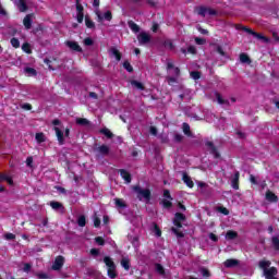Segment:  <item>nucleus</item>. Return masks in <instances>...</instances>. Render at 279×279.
I'll return each mask as SVG.
<instances>
[{
  "label": "nucleus",
  "mask_w": 279,
  "mask_h": 279,
  "mask_svg": "<svg viewBox=\"0 0 279 279\" xmlns=\"http://www.w3.org/2000/svg\"><path fill=\"white\" fill-rule=\"evenodd\" d=\"M163 197L170 202H173V197L171 196V192L169 190H163Z\"/></svg>",
  "instance_id": "6e6d98bb"
},
{
  "label": "nucleus",
  "mask_w": 279,
  "mask_h": 279,
  "mask_svg": "<svg viewBox=\"0 0 279 279\" xmlns=\"http://www.w3.org/2000/svg\"><path fill=\"white\" fill-rule=\"evenodd\" d=\"M182 130L185 136H193V133L191 132V125H189V123L184 122L182 124Z\"/></svg>",
  "instance_id": "cd10ccee"
},
{
  "label": "nucleus",
  "mask_w": 279,
  "mask_h": 279,
  "mask_svg": "<svg viewBox=\"0 0 279 279\" xmlns=\"http://www.w3.org/2000/svg\"><path fill=\"white\" fill-rule=\"evenodd\" d=\"M217 211L221 213V215L228 216L230 215V210H228V208L223 207V206H219L217 207Z\"/></svg>",
  "instance_id": "a18cd8bd"
},
{
  "label": "nucleus",
  "mask_w": 279,
  "mask_h": 279,
  "mask_svg": "<svg viewBox=\"0 0 279 279\" xmlns=\"http://www.w3.org/2000/svg\"><path fill=\"white\" fill-rule=\"evenodd\" d=\"M104 263L107 267V275L109 278L114 279L119 274H117V264H114V260L110 256L104 257Z\"/></svg>",
  "instance_id": "f03ea898"
},
{
  "label": "nucleus",
  "mask_w": 279,
  "mask_h": 279,
  "mask_svg": "<svg viewBox=\"0 0 279 279\" xmlns=\"http://www.w3.org/2000/svg\"><path fill=\"white\" fill-rule=\"evenodd\" d=\"M266 199H267V202H270L271 204H277L278 195H276L274 192L268 190L266 192Z\"/></svg>",
  "instance_id": "4468645a"
},
{
  "label": "nucleus",
  "mask_w": 279,
  "mask_h": 279,
  "mask_svg": "<svg viewBox=\"0 0 279 279\" xmlns=\"http://www.w3.org/2000/svg\"><path fill=\"white\" fill-rule=\"evenodd\" d=\"M109 52L111 53V56H114L117 62H121V58H123V54H121V51H119V49H117L116 47H111Z\"/></svg>",
  "instance_id": "f3484780"
},
{
  "label": "nucleus",
  "mask_w": 279,
  "mask_h": 279,
  "mask_svg": "<svg viewBox=\"0 0 279 279\" xmlns=\"http://www.w3.org/2000/svg\"><path fill=\"white\" fill-rule=\"evenodd\" d=\"M35 140L37 141V143H45V133H36Z\"/></svg>",
  "instance_id": "37998d69"
},
{
  "label": "nucleus",
  "mask_w": 279,
  "mask_h": 279,
  "mask_svg": "<svg viewBox=\"0 0 279 279\" xmlns=\"http://www.w3.org/2000/svg\"><path fill=\"white\" fill-rule=\"evenodd\" d=\"M167 82H168L169 86H173V84H175V82H178V80L173 76H168Z\"/></svg>",
  "instance_id": "680f3d73"
},
{
  "label": "nucleus",
  "mask_w": 279,
  "mask_h": 279,
  "mask_svg": "<svg viewBox=\"0 0 279 279\" xmlns=\"http://www.w3.org/2000/svg\"><path fill=\"white\" fill-rule=\"evenodd\" d=\"M4 239L5 241H14V239H16V235L14 233H5Z\"/></svg>",
  "instance_id": "13d9d810"
},
{
  "label": "nucleus",
  "mask_w": 279,
  "mask_h": 279,
  "mask_svg": "<svg viewBox=\"0 0 279 279\" xmlns=\"http://www.w3.org/2000/svg\"><path fill=\"white\" fill-rule=\"evenodd\" d=\"M66 47L71 49L72 51H76L77 53H82V48L77 41L68 40L65 41Z\"/></svg>",
  "instance_id": "9d476101"
},
{
  "label": "nucleus",
  "mask_w": 279,
  "mask_h": 279,
  "mask_svg": "<svg viewBox=\"0 0 279 279\" xmlns=\"http://www.w3.org/2000/svg\"><path fill=\"white\" fill-rule=\"evenodd\" d=\"M215 95H216V99H217L218 104H220V106H223V104H226L227 106H230V101L223 99V97H221V94L216 93Z\"/></svg>",
  "instance_id": "c756f323"
},
{
  "label": "nucleus",
  "mask_w": 279,
  "mask_h": 279,
  "mask_svg": "<svg viewBox=\"0 0 279 279\" xmlns=\"http://www.w3.org/2000/svg\"><path fill=\"white\" fill-rule=\"evenodd\" d=\"M64 267V257L62 255H59L54 258V262L52 264L53 271H60Z\"/></svg>",
  "instance_id": "39448f33"
},
{
  "label": "nucleus",
  "mask_w": 279,
  "mask_h": 279,
  "mask_svg": "<svg viewBox=\"0 0 279 279\" xmlns=\"http://www.w3.org/2000/svg\"><path fill=\"white\" fill-rule=\"evenodd\" d=\"M133 191L136 193L138 202H145V204L151 202V190L143 189L141 185H134Z\"/></svg>",
  "instance_id": "f257e3e1"
},
{
  "label": "nucleus",
  "mask_w": 279,
  "mask_h": 279,
  "mask_svg": "<svg viewBox=\"0 0 279 279\" xmlns=\"http://www.w3.org/2000/svg\"><path fill=\"white\" fill-rule=\"evenodd\" d=\"M207 14H209V16H217L218 12L213 8H207Z\"/></svg>",
  "instance_id": "e2e57ef3"
},
{
  "label": "nucleus",
  "mask_w": 279,
  "mask_h": 279,
  "mask_svg": "<svg viewBox=\"0 0 279 279\" xmlns=\"http://www.w3.org/2000/svg\"><path fill=\"white\" fill-rule=\"evenodd\" d=\"M95 242L97 243V245H100V246L106 245V240L102 236H96Z\"/></svg>",
  "instance_id": "8fccbe9b"
},
{
  "label": "nucleus",
  "mask_w": 279,
  "mask_h": 279,
  "mask_svg": "<svg viewBox=\"0 0 279 279\" xmlns=\"http://www.w3.org/2000/svg\"><path fill=\"white\" fill-rule=\"evenodd\" d=\"M23 271L25 274H29V271H32V264L29 263L24 264Z\"/></svg>",
  "instance_id": "052dcab7"
},
{
  "label": "nucleus",
  "mask_w": 279,
  "mask_h": 279,
  "mask_svg": "<svg viewBox=\"0 0 279 279\" xmlns=\"http://www.w3.org/2000/svg\"><path fill=\"white\" fill-rule=\"evenodd\" d=\"M120 173L121 178L126 182V184H130L132 182V174L125 170V169H120L118 170Z\"/></svg>",
  "instance_id": "9b49d317"
},
{
  "label": "nucleus",
  "mask_w": 279,
  "mask_h": 279,
  "mask_svg": "<svg viewBox=\"0 0 279 279\" xmlns=\"http://www.w3.org/2000/svg\"><path fill=\"white\" fill-rule=\"evenodd\" d=\"M182 221H186V216L182 213L174 215L173 223L177 228H182Z\"/></svg>",
  "instance_id": "0eeeda50"
},
{
  "label": "nucleus",
  "mask_w": 279,
  "mask_h": 279,
  "mask_svg": "<svg viewBox=\"0 0 279 279\" xmlns=\"http://www.w3.org/2000/svg\"><path fill=\"white\" fill-rule=\"evenodd\" d=\"M161 205L163 206V208L169 209V208H172L173 203L171 201L167 199V198H163L161 201Z\"/></svg>",
  "instance_id": "79ce46f5"
},
{
  "label": "nucleus",
  "mask_w": 279,
  "mask_h": 279,
  "mask_svg": "<svg viewBox=\"0 0 279 279\" xmlns=\"http://www.w3.org/2000/svg\"><path fill=\"white\" fill-rule=\"evenodd\" d=\"M238 238H239V233L236 231L229 230L226 233V239L228 241H234V239H238Z\"/></svg>",
  "instance_id": "b1692460"
},
{
  "label": "nucleus",
  "mask_w": 279,
  "mask_h": 279,
  "mask_svg": "<svg viewBox=\"0 0 279 279\" xmlns=\"http://www.w3.org/2000/svg\"><path fill=\"white\" fill-rule=\"evenodd\" d=\"M191 77H193L194 80H199L202 77V72L199 71H192L190 73Z\"/></svg>",
  "instance_id": "09e8293b"
},
{
  "label": "nucleus",
  "mask_w": 279,
  "mask_h": 279,
  "mask_svg": "<svg viewBox=\"0 0 279 279\" xmlns=\"http://www.w3.org/2000/svg\"><path fill=\"white\" fill-rule=\"evenodd\" d=\"M163 47H166V49H170V51H173V49H175V46L173 45V41H171V39H166L163 41Z\"/></svg>",
  "instance_id": "72a5a7b5"
},
{
  "label": "nucleus",
  "mask_w": 279,
  "mask_h": 279,
  "mask_svg": "<svg viewBox=\"0 0 279 279\" xmlns=\"http://www.w3.org/2000/svg\"><path fill=\"white\" fill-rule=\"evenodd\" d=\"M153 232L156 234V236H162V230H160V227H158V223H154Z\"/></svg>",
  "instance_id": "c03bdc74"
},
{
  "label": "nucleus",
  "mask_w": 279,
  "mask_h": 279,
  "mask_svg": "<svg viewBox=\"0 0 279 279\" xmlns=\"http://www.w3.org/2000/svg\"><path fill=\"white\" fill-rule=\"evenodd\" d=\"M123 69H125V71H128V73H134V68L132 66L130 61L123 62Z\"/></svg>",
  "instance_id": "e433bc0d"
},
{
  "label": "nucleus",
  "mask_w": 279,
  "mask_h": 279,
  "mask_svg": "<svg viewBox=\"0 0 279 279\" xmlns=\"http://www.w3.org/2000/svg\"><path fill=\"white\" fill-rule=\"evenodd\" d=\"M155 269L157 274H159V276H165V267L162 266V264H156Z\"/></svg>",
  "instance_id": "58836bf2"
},
{
  "label": "nucleus",
  "mask_w": 279,
  "mask_h": 279,
  "mask_svg": "<svg viewBox=\"0 0 279 279\" xmlns=\"http://www.w3.org/2000/svg\"><path fill=\"white\" fill-rule=\"evenodd\" d=\"M36 278H38V279H49V275L47 272H37Z\"/></svg>",
  "instance_id": "bf43d9fd"
},
{
  "label": "nucleus",
  "mask_w": 279,
  "mask_h": 279,
  "mask_svg": "<svg viewBox=\"0 0 279 279\" xmlns=\"http://www.w3.org/2000/svg\"><path fill=\"white\" fill-rule=\"evenodd\" d=\"M22 51H24V53H32V45H29V43H24L22 45Z\"/></svg>",
  "instance_id": "f704fd0d"
},
{
  "label": "nucleus",
  "mask_w": 279,
  "mask_h": 279,
  "mask_svg": "<svg viewBox=\"0 0 279 279\" xmlns=\"http://www.w3.org/2000/svg\"><path fill=\"white\" fill-rule=\"evenodd\" d=\"M24 71L25 73H27L28 75H32L33 77H36V75H38V72L34 68H25Z\"/></svg>",
  "instance_id": "a19ab883"
},
{
  "label": "nucleus",
  "mask_w": 279,
  "mask_h": 279,
  "mask_svg": "<svg viewBox=\"0 0 279 279\" xmlns=\"http://www.w3.org/2000/svg\"><path fill=\"white\" fill-rule=\"evenodd\" d=\"M240 62H242V64H250V62H252V60L250 59V56H247L246 53H241Z\"/></svg>",
  "instance_id": "2f4dec72"
},
{
  "label": "nucleus",
  "mask_w": 279,
  "mask_h": 279,
  "mask_svg": "<svg viewBox=\"0 0 279 279\" xmlns=\"http://www.w3.org/2000/svg\"><path fill=\"white\" fill-rule=\"evenodd\" d=\"M131 85L137 88V90H145V85L136 80L131 81Z\"/></svg>",
  "instance_id": "7c9ffc66"
},
{
  "label": "nucleus",
  "mask_w": 279,
  "mask_h": 279,
  "mask_svg": "<svg viewBox=\"0 0 279 279\" xmlns=\"http://www.w3.org/2000/svg\"><path fill=\"white\" fill-rule=\"evenodd\" d=\"M173 141H174V143H182V141H184V135H182L180 133H175L173 136Z\"/></svg>",
  "instance_id": "49530a36"
},
{
  "label": "nucleus",
  "mask_w": 279,
  "mask_h": 279,
  "mask_svg": "<svg viewBox=\"0 0 279 279\" xmlns=\"http://www.w3.org/2000/svg\"><path fill=\"white\" fill-rule=\"evenodd\" d=\"M172 232L175 233V235L179 239H184V233L182 231L178 230L177 228H172Z\"/></svg>",
  "instance_id": "4d7b16f0"
},
{
  "label": "nucleus",
  "mask_w": 279,
  "mask_h": 279,
  "mask_svg": "<svg viewBox=\"0 0 279 279\" xmlns=\"http://www.w3.org/2000/svg\"><path fill=\"white\" fill-rule=\"evenodd\" d=\"M10 44L14 49H19V47H21V41L16 37L11 38Z\"/></svg>",
  "instance_id": "c9c22d12"
},
{
  "label": "nucleus",
  "mask_w": 279,
  "mask_h": 279,
  "mask_svg": "<svg viewBox=\"0 0 279 279\" xmlns=\"http://www.w3.org/2000/svg\"><path fill=\"white\" fill-rule=\"evenodd\" d=\"M201 274L203 278H210V270L208 268H202Z\"/></svg>",
  "instance_id": "864d4df0"
},
{
  "label": "nucleus",
  "mask_w": 279,
  "mask_h": 279,
  "mask_svg": "<svg viewBox=\"0 0 279 279\" xmlns=\"http://www.w3.org/2000/svg\"><path fill=\"white\" fill-rule=\"evenodd\" d=\"M85 25L88 29H95V22L88 16H85Z\"/></svg>",
  "instance_id": "473e14b6"
},
{
  "label": "nucleus",
  "mask_w": 279,
  "mask_h": 279,
  "mask_svg": "<svg viewBox=\"0 0 279 279\" xmlns=\"http://www.w3.org/2000/svg\"><path fill=\"white\" fill-rule=\"evenodd\" d=\"M89 254H90L92 256H99V250H98V248H92V250L89 251Z\"/></svg>",
  "instance_id": "774afa93"
},
{
  "label": "nucleus",
  "mask_w": 279,
  "mask_h": 279,
  "mask_svg": "<svg viewBox=\"0 0 279 279\" xmlns=\"http://www.w3.org/2000/svg\"><path fill=\"white\" fill-rule=\"evenodd\" d=\"M236 265H239V259H232V258H230V259H227V260L225 262V267H227V269H230V268H232V267H236Z\"/></svg>",
  "instance_id": "5701e85b"
},
{
  "label": "nucleus",
  "mask_w": 279,
  "mask_h": 279,
  "mask_svg": "<svg viewBox=\"0 0 279 279\" xmlns=\"http://www.w3.org/2000/svg\"><path fill=\"white\" fill-rule=\"evenodd\" d=\"M128 25L130 27L131 31H133L134 34H138V32H141V26H138V24H136L134 21H129Z\"/></svg>",
  "instance_id": "412c9836"
},
{
  "label": "nucleus",
  "mask_w": 279,
  "mask_h": 279,
  "mask_svg": "<svg viewBox=\"0 0 279 279\" xmlns=\"http://www.w3.org/2000/svg\"><path fill=\"white\" fill-rule=\"evenodd\" d=\"M120 264L125 271H130V267H131L130 257H122V259L120 260Z\"/></svg>",
  "instance_id": "aec40b11"
},
{
  "label": "nucleus",
  "mask_w": 279,
  "mask_h": 279,
  "mask_svg": "<svg viewBox=\"0 0 279 279\" xmlns=\"http://www.w3.org/2000/svg\"><path fill=\"white\" fill-rule=\"evenodd\" d=\"M196 29H197V32H199V34H203V36H208V34H209L208 29L202 27V25H197Z\"/></svg>",
  "instance_id": "de8ad7c7"
},
{
  "label": "nucleus",
  "mask_w": 279,
  "mask_h": 279,
  "mask_svg": "<svg viewBox=\"0 0 279 279\" xmlns=\"http://www.w3.org/2000/svg\"><path fill=\"white\" fill-rule=\"evenodd\" d=\"M194 40L196 45H206V40L202 37H195Z\"/></svg>",
  "instance_id": "0e129e2a"
},
{
  "label": "nucleus",
  "mask_w": 279,
  "mask_h": 279,
  "mask_svg": "<svg viewBox=\"0 0 279 279\" xmlns=\"http://www.w3.org/2000/svg\"><path fill=\"white\" fill-rule=\"evenodd\" d=\"M101 227V219L97 216L94 217V228H100Z\"/></svg>",
  "instance_id": "5fc2aeb1"
},
{
  "label": "nucleus",
  "mask_w": 279,
  "mask_h": 279,
  "mask_svg": "<svg viewBox=\"0 0 279 279\" xmlns=\"http://www.w3.org/2000/svg\"><path fill=\"white\" fill-rule=\"evenodd\" d=\"M77 226L84 228L86 226V216L82 215L77 218Z\"/></svg>",
  "instance_id": "4c0bfd02"
},
{
  "label": "nucleus",
  "mask_w": 279,
  "mask_h": 279,
  "mask_svg": "<svg viewBox=\"0 0 279 279\" xmlns=\"http://www.w3.org/2000/svg\"><path fill=\"white\" fill-rule=\"evenodd\" d=\"M114 202L118 208H128V205L125 204V202H123V199L116 198Z\"/></svg>",
  "instance_id": "ea45409f"
},
{
  "label": "nucleus",
  "mask_w": 279,
  "mask_h": 279,
  "mask_svg": "<svg viewBox=\"0 0 279 279\" xmlns=\"http://www.w3.org/2000/svg\"><path fill=\"white\" fill-rule=\"evenodd\" d=\"M17 8L20 12H27L28 10L27 2H25V0H19Z\"/></svg>",
  "instance_id": "c85d7f7f"
},
{
  "label": "nucleus",
  "mask_w": 279,
  "mask_h": 279,
  "mask_svg": "<svg viewBox=\"0 0 279 279\" xmlns=\"http://www.w3.org/2000/svg\"><path fill=\"white\" fill-rule=\"evenodd\" d=\"M94 44H95V41H94L93 38H90V37H86V38L84 39V45H85V47H93Z\"/></svg>",
  "instance_id": "3c124183"
},
{
  "label": "nucleus",
  "mask_w": 279,
  "mask_h": 279,
  "mask_svg": "<svg viewBox=\"0 0 279 279\" xmlns=\"http://www.w3.org/2000/svg\"><path fill=\"white\" fill-rule=\"evenodd\" d=\"M216 51L220 56H226V51H223V48L221 46H217Z\"/></svg>",
  "instance_id": "338daca9"
},
{
  "label": "nucleus",
  "mask_w": 279,
  "mask_h": 279,
  "mask_svg": "<svg viewBox=\"0 0 279 279\" xmlns=\"http://www.w3.org/2000/svg\"><path fill=\"white\" fill-rule=\"evenodd\" d=\"M100 134H104L107 138H114V133L110 131L108 128H102L99 130Z\"/></svg>",
  "instance_id": "4be33fe9"
},
{
  "label": "nucleus",
  "mask_w": 279,
  "mask_h": 279,
  "mask_svg": "<svg viewBox=\"0 0 279 279\" xmlns=\"http://www.w3.org/2000/svg\"><path fill=\"white\" fill-rule=\"evenodd\" d=\"M207 12H208V8H206V7H199L198 8L199 16H206Z\"/></svg>",
  "instance_id": "603ef678"
},
{
  "label": "nucleus",
  "mask_w": 279,
  "mask_h": 279,
  "mask_svg": "<svg viewBox=\"0 0 279 279\" xmlns=\"http://www.w3.org/2000/svg\"><path fill=\"white\" fill-rule=\"evenodd\" d=\"M104 19H105V21H112V11H106L104 13V16H101V14H98L99 21H104Z\"/></svg>",
  "instance_id": "bb28decb"
},
{
  "label": "nucleus",
  "mask_w": 279,
  "mask_h": 279,
  "mask_svg": "<svg viewBox=\"0 0 279 279\" xmlns=\"http://www.w3.org/2000/svg\"><path fill=\"white\" fill-rule=\"evenodd\" d=\"M96 151H98V154L101 156H108V154H110V147H108L106 144H102L96 149Z\"/></svg>",
  "instance_id": "6ab92c4d"
},
{
  "label": "nucleus",
  "mask_w": 279,
  "mask_h": 279,
  "mask_svg": "<svg viewBox=\"0 0 279 279\" xmlns=\"http://www.w3.org/2000/svg\"><path fill=\"white\" fill-rule=\"evenodd\" d=\"M76 125H82L83 128H86L90 125V121L86 118H76Z\"/></svg>",
  "instance_id": "a878e982"
},
{
  "label": "nucleus",
  "mask_w": 279,
  "mask_h": 279,
  "mask_svg": "<svg viewBox=\"0 0 279 279\" xmlns=\"http://www.w3.org/2000/svg\"><path fill=\"white\" fill-rule=\"evenodd\" d=\"M32 16H34L33 14H27L24 20H23V25L25 27V29H32Z\"/></svg>",
  "instance_id": "a211bd4d"
},
{
  "label": "nucleus",
  "mask_w": 279,
  "mask_h": 279,
  "mask_svg": "<svg viewBox=\"0 0 279 279\" xmlns=\"http://www.w3.org/2000/svg\"><path fill=\"white\" fill-rule=\"evenodd\" d=\"M187 53H192V56H195V53H197V49L195 48V46H189Z\"/></svg>",
  "instance_id": "69168bd1"
},
{
  "label": "nucleus",
  "mask_w": 279,
  "mask_h": 279,
  "mask_svg": "<svg viewBox=\"0 0 279 279\" xmlns=\"http://www.w3.org/2000/svg\"><path fill=\"white\" fill-rule=\"evenodd\" d=\"M258 267L259 269H263L265 274V271H269V267H271V262L266 259L259 260Z\"/></svg>",
  "instance_id": "dca6fc26"
},
{
  "label": "nucleus",
  "mask_w": 279,
  "mask_h": 279,
  "mask_svg": "<svg viewBox=\"0 0 279 279\" xmlns=\"http://www.w3.org/2000/svg\"><path fill=\"white\" fill-rule=\"evenodd\" d=\"M137 40L140 45H147L151 43V35L146 32H142L137 35Z\"/></svg>",
  "instance_id": "20e7f679"
},
{
  "label": "nucleus",
  "mask_w": 279,
  "mask_h": 279,
  "mask_svg": "<svg viewBox=\"0 0 279 279\" xmlns=\"http://www.w3.org/2000/svg\"><path fill=\"white\" fill-rule=\"evenodd\" d=\"M236 29H242V32H246V34H250L251 36H254V38H257V40H263L264 43H269V39L264 36L260 33L254 32L252 28L243 25H236Z\"/></svg>",
  "instance_id": "7ed1b4c3"
},
{
  "label": "nucleus",
  "mask_w": 279,
  "mask_h": 279,
  "mask_svg": "<svg viewBox=\"0 0 279 279\" xmlns=\"http://www.w3.org/2000/svg\"><path fill=\"white\" fill-rule=\"evenodd\" d=\"M53 130L56 132L57 141L59 145H64V132H62V130H60V128L58 126H54Z\"/></svg>",
  "instance_id": "f8f14e48"
},
{
  "label": "nucleus",
  "mask_w": 279,
  "mask_h": 279,
  "mask_svg": "<svg viewBox=\"0 0 279 279\" xmlns=\"http://www.w3.org/2000/svg\"><path fill=\"white\" fill-rule=\"evenodd\" d=\"M76 21L77 23H84V5L82 3H76Z\"/></svg>",
  "instance_id": "6e6552de"
},
{
  "label": "nucleus",
  "mask_w": 279,
  "mask_h": 279,
  "mask_svg": "<svg viewBox=\"0 0 279 279\" xmlns=\"http://www.w3.org/2000/svg\"><path fill=\"white\" fill-rule=\"evenodd\" d=\"M241 178V173L239 171H235L232 180H231V186L234 189V191H239V179Z\"/></svg>",
  "instance_id": "ddd939ff"
},
{
  "label": "nucleus",
  "mask_w": 279,
  "mask_h": 279,
  "mask_svg": "<svg viewBox=\"0 0 279 279\" xmlns=\"http://www.w3.org/2000/svg\"><path fill=\"white\" fill-rule=\"evenodd\" d=\"M276 276H278V268L275 266L269 267L268 270L264 272L266 279H278Z\"/></svg>",
  "instance_id": "423d86ee"
},
{
  "label": "nucleus",
  "mask_w": 279,
  "mask_h": 279,
  "mask_svg": "<svg viewBox=\"0 0 279 279\" xmlns=\"http://www.w3.org/2000/svg\"><path fill=\"white\" fill-rule=\"evenodd\" d=\"M182 180L189 189H193V186H195V183L193 182V179H191V177H189L186 172H183Z\"/></svg>",
  "instance_id": "2eb2a0df"
},
{
  "label": "nucleus",
  "mask_w": 279,
  "mask_h": 279,
  "mask_svg": "<svg viewBox=\"0 0 279 279\" xmlns=\"http://www.w3.org/2000/svg\"><path fill=\"white\" fill-rule=\"evenodd\" d=\"M50 206L52 210H64V205L60 202L52 201L50 202Z\"/></svg>",
  "instance_id": "393cba45"
},
{
  "label": "nucleus",
  "mask_w": 279,
  "mask_h": 279,
  "mask_svg": "<svg viewBox=\"0 0 279 279\" xmlns=\"http://www.w3.org/2000/svg\"><path fill=\"white\" fill-rule=\"evenodd\" d=\"M205 145L210 149V154L214 156V158H221V154H219L217 146H215L213 142H206Z\"/></svg>",
  "instance_id": "1a4fd4ad"
}]
</instances>
